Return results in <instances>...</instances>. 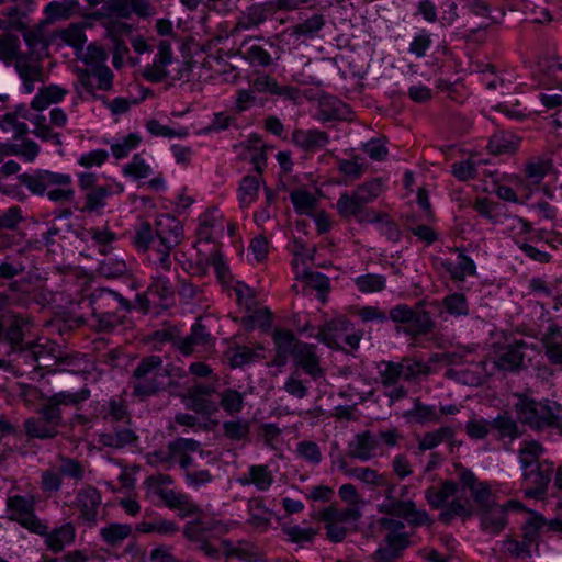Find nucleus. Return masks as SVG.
Instances as JSON below:
<instances>
[{
  "label": "nucleus",
  "mask_w": 562,
  "mask_h": 562,
  "mask_svg": "<svg viewBox=\"0 0 562 562\" xmlns=\"http://www.w3.org/2000/svg\"><path fill=\"white\" fill-rule=\"evenodd\" d=\"M91 390L85 384L78 391H60L45 398L36 408V415L23 422V432L26 441L54 440L65 427L64 411L75 408L80 411L90 398Z\"/></svg>",
  "instance_id": "nucleus-1"
},
{
  "label": "nucleus",
  "mask_w": 562,
  "mask_h": 562,
  "mask_svg": "<svg viewBox=\"0 0 562 562\" xmlns=\"http://www.w3.org/2000/svg\"><path fill=\"white\" fill-rule=\"evenodd\" d=\"M92 327L98 333H111L126 321L133 304L119 292L106 288L94 289L89 295Z\"/></svg>",
  "instance_id": "nucleus-2"
},
{
  "label": "nucleus",
  "mask_w": 562,
  "mask_h": 562,
  "mask_svg": "<svg viewBox=\"0 0 562 562\" xmlns=\"http://www.w3.org/2000/svg\"><path fill=\"white\" fill-rule=\"evenodd\" d=\"M514 405L518 420L535 431L555 430L562 436V405L548 398L536 400L517 394Z\"/></svg>",
  "instance_id": "nucleus-3"
},
{
  "label": "nucleus",
  "mask_w": 562,
  "mask_h": 562,
  "mask_svg": "<svg viewBox=\"0 0 562 562\" xmlns=\"http://www.w3.org/2000/svg\"><path fill=\"white\" fill-rule=\"evenodd\" d=\"M18 180L35 195L47 194L53 202H70L75 196L71 177L49 170H36L33 173H21Z\"/></svg>",
  "instance_id": "nucleus-4"
},
{
  "label": "nucleus",
  "mask_w": 562,
  "mask_h": 562,
  "mask_svg": "<svg viewBox=\"0 0 562 562\" xmlns=\"http://www.w3.org/2000/svg\"><path fill=\"white\" fill-rule=\"evenodd\" d=\"M168 376L169 372L162 367L159 356L144 357L133 370V396L144 400L158 394L165 389Z\"/></svg>",
  "instance_id": "nucleus-5"
},
{
  "label": "nucleus",
  "mask_w": 562,
  "mask_h": 562,
  "mask_svg": "<svg viewBox=\"0 0 562 562\" xmlns=\"http://www.w3.org/2000/svg\"><path fill=\"white\" fill-rule=\"evenodd\" d=\"M390 319L396 324L404 325L403 333L412 338L427 336L436 328L431 313L426 310L424 301L417 302L414 306L397 304L390 311Z\"/></svg>",
  "instance_id": "nucleus-6"
},
{
  "label": "nucleus",
  "mask_w": 562,
  "mask_h": 562,
  "mask_svg": "<svg viewBox=\"0 0 562 562\" xmlns=\"http://www.w3.org/2000/svg\"><path fill=\"white\" fill-rule=\"evenodd\" d=\"M27 321L19 315L2 317V341L8 342L12 351H19L25 359L36 363L35 368L48 367L47 355L40 345H24Z\"/></svg>",
  "instance_id": "nucleus-7"
},
{
  "label": "nucleus",
  "mask_w": 562,
  "mask_h": 562,
  "mask_svg": "<svg viewBox=\"0 0 562 562\" xmlns=\"http://www.w3.org/2000/svg\"><path fill=\"white\" fill-rule=\"evenodd\" d=\"M383 487L385 499L379 505V513L402 518L413 528L430 527L434 524L432 518L425 509H417L414 501L397 498L394 495L395 484L390 483L387 479L386 485Z\"/></svg>",
  "instance_id": "nucleus-8"
},
{
  "label": "nucleus",
  "mask_w": 562,
  "mask_h": 562,
  "mask_svg": "<svg viewBox=\"0 0 562 562\" xmlns=\"http://www.w3.org/2000/svg\"><path fill=\"white\" fill-rule=\"evenodd\" d=\"M7 509L10 519L20 524L29 531L43 535L46 533V524L35 515V502L33 497L23 495H13L7 499Z\"/></svg>",
  "instance_id": "nucleus-9"
},
{
  "label": "nucleus",
  "mask_w": 562,
  "mask_h": 562,
  "mask_svg": "<svg viewBox=\"0 0 562 562\" xmlns=\"http://www.w3.org/2000/svg\"><path fill=\"white\" fill-rule=\"evenodd\" d=\"M553 471V463L547 460L541 461L537 468L525 471L522 473L525 496L527 498L542 499L547 494Z\"/></svg>",
  "instance_id": "nucleus-10"
},
{
  "label": "nucleus",
  "mask_w": 562,
  "mask_h": 562,
  "mask_svg": "<svg viewBox=\"0 0 562 562\" xmlns=\"http://www.w3.org/2000/svg\"><path fill=\"white\" fill-rule=\"evenodd\" d=\"M139 436L136 432L133 422L115 423L111 425L110 430L103 431L98 435V442L102 447L111 448L114 450H123L127 448L137 447Z\"/></svg>",
  "instance_id": "nucleus-11"
},
{
  "label": "nucleus",
  "mask_w": 562,
  "mask_h": 562,
  "mask_svg": "<svg viewBox=\"0 0 562 562\" xmlns=\"http://www.w3.org/2000/svg\"><path fill=\"white\" fill-rule=\"evenodd\" d=\"M42 60V55L38 52H21L14 61V68L22 80L26 93H32L34 91V83L43 80Z\"/></svg>",
  "instance_id": "nucleus-12"
},
{
  "label": "nucleus",
  "mask_w": 562,
  "mask_h": 562,
  "mask_svg": "<svg viewBox=\"0 0 562 562\" xmlns=\"http://www.w3.org/2000/svg\"><path fill=\"white\" fill-rule=\"evenodd\" d=\"M214 393L212 385L194 384L183 395L184 405L199 415L211 416L218 411L216 402L211 398Z\"/></svg>",
  "instance_id": "nucleus-13"
},
{
  "label": "nucleus",
  "mask_w": 562,
  "mask_h": 562,
  "mask_svg": "<svg viewBox=\"0 0 562 562\" xmlns=\"http://www.w3.org/2000/svg\"><path fill=\"white\" fill-rule=\"evenodd\" d=\"M276 13L277 9L272 0L251 4L241 12L232 30V34L234 35L245 30L258 27L263 24L269 16Z\"/></svg>",
  "instance_id": "nucleus-14"
},
{
  "label": "nucleus",
  "mask_w": 562,
  "mask_h": 562,
  "mask_svg": "<svg viewBox=\"0 0 562 562\" xmlns=\"http://www.w3.org/2000/svg\"><path fill=\"white\" fill-rule=\"evenodd\" d=\"M521 505L514 501H508L505 505L492 504L477 510L483 531L491 535L501 533L507 525L508 507H520Z\"/></svg>",
  "instance_id": "nucleus-15"
},
{
  "label": "nucleus",
  "mask_w": 562,
  "mask_h": 562,
  "mask_svg": "<svg viewBox=\"0 0 562 562\" xmlns=\"http://www.w3.org/2000/svg\"><path fill=\"white\" fill-rule=\"evenodd\" d=\"M156 236L159 246H167V249H173L183 238V227L181 222L169 214H161L155 222Z\"/></svg>",
  "instance_id": "nucleus-16"
},
{
  "label": "nucleus",
  "mask_w": 562,
  "mask_h": 562,
  "mask_svg": "<svg viewBox=\"0 0 562 562\" xmlns=\"http://www.w3.org/2000/svg\"><path fill=\"white\" fill-rule=\"evenodd\" d=\"M172 49L170 42L162 40L158 44V53L153 64L147 65L143 70V77L149 82H161L170 77L166 66L172 64Z\"/></svg>",
  "instance_id": "nucleus-17"
},
{
  "label": "nucleus",
  "mask_w": 562,
  "mask_h": 562,
  "mask_svg": "<svg viewBox=\"0 0 562 562\" xmlns=\"http://www.w3.org/2000/svg\"><path fill=\"white\" fill-rule=\"evenodd\" d=\"M296 368L301 369L313 380H318L325 375L324 369L321 367V359L316 353V346L307 342H300L293 357Z\"/></svg>",
  "instance_id": "nucleus-18"
},
{
  "label": "nucleus",
  "mask_w": 562,
  "mask_h": 562,
  "mask_svg": "<svg viewBox=\"0 0 562 562\" xmlns=\"http://www.w3.org/2000/svg\"><path fill=\"white\" fill-rule=\"evenodd\" d=\"M528 344L525 340H515L503 347L495 360V366L502 371L515 372L524 367L525 351Z\"/></svg>",
  "instance_id": "nucleus-19"
},
{
  "label": "nucleus",
  "mask_w": 562,
  "mask_h": 562,
  "mask_svg": "<svg viewBox=\"0 0 562 562\" xmlns=\"http://www.w3.org/2000/svg\"><path fill=\"white\" fill-rule=\"evenodd\" d=\"M100 504L101 494L93 486L79 490L75 498V505L80 512V518L90 526L97 522Z\"/></svg>",
  "instance_id": "nucleus-20"
},
{
  "label": "nucleus",
  "mask_w": 562,
  "mask_h": 562,
  "mask_svg": "<svg viewBox=\"0 0 562 562\" xmlns=\"http://www.w3.org/2000/svg\"><path fill=\"white\" fill-rule=\"evenodd\" d=\"M378 447V438L370 430H366L355 435L348 443L347 453L350 458L368 461L375 456Z\"/></svg>",
  "instance_id": "nucleus-21"
},
{
  "label": "nucleus",
  "mask_w": 562,
  "mask_h": 562,
  "mask_svg": "<svg viewBox=\"0 0 562 562\" xmlns=\"http://www.w3.org/2000/svg\"><path fill=\"white\" fill-rule=\"evenodd\" d=\"M211 341V334L207 331L205 325L200 321L194 323L191 327V333L183 337L179 335L177 350L184 357H188L196 351L198 347H204Z\"/></svg>",
  "instance_id": "nucleus-22"
},
{
  "label": "nucleus",
  "mask_w": 562,
  "mask_h": 562,
  "mask_svg": "<svg viewBox=\"0 0 562 562\" xmlns=\"http://www.w3.org/2000/svg\"><path fill=\"white\" fill-rule=\"evenodd\" d=\"M384 542L385 547L378 548L372 554L373 562H396L411 544L404 536L394 535H386Z\"/></svg>",
  "instance_id": "nucleus-23"
},
{
  "label": "nucleus",
  "mask_w": 562,
  "mask_h": 562,
  "mask_svg": "<svg viewBox=\"0 0 562 562\" xmlns=\"http://www.w3.org/2000/svg\"><path fill=\"white\" fill-rule=\"evenodd\" d=\"M292 142L304 151H316L328 144L329 136L319 130L296 128L292 132Z\"/></svg>",
  "instance_id": "nucleus-24"
},
{
  "label": "nucleus",
  "mask_w": 562,
  "mask_h": 562,
  "mask_svg": "<svg viewBox=\"0 0 562 562\" xmlns=\"http://www.w3.org/2000/svg\"><path fill=\"white\" fill-rule=\"evenodd\" d=\"M352 327V323L346 317H336L325 323L316 335V338L330 348H339L338 339Z\"/></svg>",
  "instance_id": "nucleus-25"
},
{
  "label": "nucleus",
  "mask_w": 562,
  "mask_h": 562,
  "mask_svg": "<svg viewBox=\"0 0 562 562\" xmlns=\"http://www.w3.org/2000/svg\"><path fill=\"white\" fill-rule=\"evenodd\" d=\"M272 339L277 350L274 363L282 366L286 362L290 355L295 356L297 345L301 342L295 339L292 331L289 329L276 328L272 333Z\"/></svg>",
  "instance_id": "nucleus-26"
},
{
  "label": "nucleus",
  "mask_w": 562,
  "mask_h": 562,
  "mask_svg": "<svg viewBox=\"0 0 562 562\" xmlns=\"http://www.w3.org/2000/svg\"><path fill=\"white\" fill-rule=\"evenodd\" d=\"M490 425L492 430L497 432V440L509 439V441H514L524 435L518 420L508 411L498 414Z\"/></svg>",
  "instance_id": "nucleus-27"
},
{
  "label": "nucleus",
  "mask_w": 562,
  "mask_h": 562,
  "mask_svg": "<svg viewBox=\"0 0 562 562\" xmlns=\"http://www.w3.org/2000/svg\"><path fill=\"white\" fill-rule=\"evenodd\" d=\"M42 536L45 537L47 548L54 553H59L64 550L66 544H70L75 541L76 529L71 522H66L48 532V527L46 526V533Z\"/></svg>",
  "instance_id": "nucleus-28"
},
{
  "label": "nucleus",
  "mask_w": 562,
  "mask_h": 562,
  "mask_svg": "<svg viewBox=\"0 0 562 562\" xmlns=\"http://www.w3.org/2000/svg\"><path fill=\"white\" fill-rule=\"evenodd\" d=\"M249 518L247 522L256 530L266 531L271 524V512L265 506L262 497L248 501Z\"/></svg>",
  "instance_id": "nucleus-29"
},
{
  "label": "nucleus",
  "mask_w": 562,
  "mask_h": 562,
  "mask_svg": "<svg viewBox=\"0 0 562 562\" xmlns=\"http://www.w3.org/2000/svg\"><path fill=\"white\" fill-rule=\"evenodd\" d=\"M223 546L226 549L224 552L226 558H237L246 562H260L263 560L262 552L254 543L238 542L234 547L229 540H223Z\"/></svg>",
  "instance_id": "nucleus-30"
},
{
  "label": "nucleus",
  "mask_w": 562,
  "mask_h": 562,
  "mask_svg": "<svg viewBox=\"0 0 562 562\" xmlns=\"http://www.w3.org/2000/svg\"><path fill=\"white\" fill-rule=\"evenodd\" d=\"M458 491V485L451 480L443 481L440 487L429 486L425 491V498L429 506L439 509L445 506L448 498L453 496Z\"/></svg>",
  "instance_id": "nucleus-31"
},
{
  "label": "nucleus",
  "mask_w": 562,
  "mask_h": 562,
  "mask_svg": "<svg viewBox=\"0 0 562 562\" xmlns=\"http://www.w3.org/2000/svg\"><path fill=\"white\" fill-rule=\"evenodd\" d=\"M339 468L345 474L356 477L372 488L386 485V475L379 473L376 470L369 467L347 469L346 462L342 461L340 462Z\"/></svg>",
  "instance_id": "nucleus-32"
},
{
  "label": "nucleus",
  "mask_w": 562,
  "mask_h": 562,
  "mask_svg": "<svg viewBox=\"0 0 562 562\" xmlns=\"http://www.w3.org/2000/svg\"><path fill=\"white\" fill-rule=\"evenodd\" d=\"M458 251L457 262L445 261L442 266L452 280L463 281L467 276H474L476 273V266L469 256L460 250Z\"/></svg>",
  "instance_id": "nucleus-33"
},
{
  "label": "nucleus",
  "mask_w": 562,
  "mask_h": 562,
  "mask_svg": "<svg viewBox=\"0 0 562 562\" xmlns=\"http://www.w3.org/2000/svg\"><path fill=\"white\" fill-rule=\"evenodd\" d=\"M243 485L254 484L258 491L265 492L273 484V475L268 465H251L248 473L239 480Z\"/></svg>",
  "instance_id": "nucleus-34"
},
{
  "label": "nucleus",
  "mask_w": 562,
  "mask_h": 562,
  "mask_svg": "<svg viewBox=\"0 0 562 562\" xmlns=\"http://www.w3.org/2000/svg\"><path fill=\"white\" fill-rule=\"evenodd\" d=\"M520 138L508 132L495 133L488 142L487 148L493 155L514 154L519 145Z\"/></svg>",
  "instance_id": "nucleus-35"
},
{
  "label": "nucleus",
  "mask_w": 562,
  "mask_h": 562,
  "mask_svg": "<svg viewBox=\"0 0 562 562\" xmlns=\"http://www.w3.org/2000/svg\"><path fill=\"white\" fill-rule=\"evenodd\" d=\"M249 40H245L241 44V56L254 67L267 68L273 64L271 54L261 45H248Z\"/></svg>",
  "instance_id": "nucleus-36"
},
{
  "label": "nucleus",
  "mask_w": 562,
  "mask_h": 562,
  "mask_svg": "<svg viewBox=\"0 0 562 562\" xmlns=\"http://www.w3.org/2000/svg\"><path fill=\"white\" fill-rule=\"evenodd\" d=\"M103 419L110 425L115 423H127L132 420L131 413L126 405V401L120 396L112 397L104 406Z\"/></svg>",
  "instance_id": "nucleus-37"
},
{
  "label": "nucleus",
  "mask_w": 562,
  "mask_h": 562,
  "mask_svg": "<svg viewBox=\"0 0 562 562\" xmlns=\"http://www.w3.org/2000/svg\"><path fill=\"white\" fill-rule=\"evenodd\" d=\"M132 532L133 529L131 525L112 522L100 529V537L109 547L117 548Z\"/></svg>",
  "instance_id": "nucleus-38"
},
{
  "label": "nucleus",
  "mask_w": 562,
  "mask_h": 562,
  "mask_svg": "<svg viewBox=\"0 0 562 562\" xmlns=\"http://www.w3.org/2000/svg\"><path fill=\"white\" fill-rule=\"evenodd\" d=\"M111 195L112 189L110 186H99L86 193V202L80 211L83 213H99L106 205V199Z\"/></svg>",
  "instance_id": "nucleus-39"
},
{
  "label": "nucleus",
  "mask_w": 562,
  "mask_h": 562,
  "mask_svg": "<svg viewBox=\"0 0 562 562\" xmlns=\"http://www.w3.org/2000/svg\"><path fill=\"white\" fill-rule=\"evenodd\" d=\"M456 436V429L451 426H443L434 431L424 434L418 442L420 451L432 450L445 441H450Z\"/></svg>",
  "instance_id": "nucleus-40"
},
{
  "label": "nucleus",
  "mask_w": 562,
  "mask_h": 562,
  "mask_svg": "<svg viewBox=\"0 0 562 562\" xmlns=\"http://www.w3.org/2000/svg\"><path fill=\"white\" fill-rule=\"evenodd\" d=\"M135 530L140 533H158L161 536H172L179 531L178 525L161 517L154 518L151 521H142L136 525Z\"/></svg>",
  "instance_id": "nucleus-41"
},
{
  "label": "nucleus",
  "mask_w": 562,
  "mask_h": 562,
  "mask_svg": "<svg viewBox=\"0 0 562 562\" xmlns=\"http://www.w3.org/2000/svg\"><path fill=\"white\" fill-rule=\"evenodd\" d=\"M133 244L139 251H147L158 246L156 229L148 222H142L133 236Z\"/></svg>",
  "instance_id": "nucleus-42"
},
{
  "label": "nucleus",
  "mask_w": 562,
  "mask_h": 562,
  "mask_svg": "<svg viewBox=\"0 0 562 562\" xmlns=\"http://www.w3.org/2000/svg\"><path fill=\"white\" fill-rule=\"evenodd\" d=\"M361 517V513L356 507L338 509L335 506H328L321 513L322 521H333L339 525L357 521Z\"/></svg>",
  "instance_id": "nucleus-43"
},
{
  "label": "nucleus",
  "mask_w": 562,
  "mask_h": 562,
  "mask_svg": "<svg viewBox=\"0 0 562 562\" xmlns=\"http://www.w3.org/2000/svg\"><path fill=\"white\" fill-rule=\"evenodd\" d=\"M348 111V105L335 98L328 97L319 102V114L324 122L342 120Z\"/></svg>",
  "instance_id": "nucleus-44"
},
{
  "label": "nucleus",
  "mask_w": 562,
  "mask_h": 562,
  "mask_svg": "<svg viewBox=\"0 0 562 562\" xmlns=\"http://www.w3.org/2000/svg\"><path fill=\"white\" fill-rule=\"evenodd\" d=\"M406 417L413 418L418 424L441 423V414L435 406L423 404L419 398L415 400L414 408L405 414Z\"/></svg>",
  "instance_id": "nucleus-45"
},
{
  "label": "nucleus",
  "mask_w": 562,
  "mask_h": 562,
  "mask_svg": "<svg viewBox=\"0 0 562 562\" xmlns=\"http://www.w3.org/2000/svg\"><path fill=\"white\" fill-rule=\"evenodd\" d=\"M260 181L257 176H245L238 189V200L241 207L249 206L258 196Z\"/></svg>",
  "instance_id": "nucleus-46"
},
{
  "label": "nucleus",
  "mask_w": 562,
  "mask_h": 562,
  "mask_svg": "<svg viewBox=\"0 0 562 562\" xmlns=\"http://www.w3.org/2000/svg\"><path fill=\"white\" fill-rule=\"evenodd\" d=\"M21 54L20 40L14 34L0 35V60L5 65H11Z\"/></svg>",
  "instance_id": "nucleus-47"
},
{
  "label": "nucleus",
  "mask_w": 562,
  "mask_h": 562,
  "mask_svg": "<svg viewBox=\"0 0 562 562\" xmlns=\"http://www.w3.org/2000/svg\"><path fill=\"white\" fill-rule=\"evenodd\" d=\"M59 38L67 45L72 46L77 50H82L87 36L85 27L81 23H71L68 27L59 32Z\"/></svg>",
  "instance_id": "nucleus-48"
},
{
  "label": "nucleus",
  "mask_w": 562,
  "mask_h": 562,
  "mask_svg": "<svg viewBox=\"0 0 562 562\" xmlns=\"http://www.w3.org/2000/svg\"><path fill=\"white\" fill-rule=\"evenodd\" d=\"M147 293L156 296L159 302H167L173 299L175 288L168 278L156 276L153 277L151 283L147 286Z\"/></svg>",
  "instance_id": "nucleus-49"
},
{
  "label": "nucleus",
  "mask_w": 562,
  "mask_h": 562,
  "mask_svg": "<svg viewBox=\"0 0 562 562\" xmlns=\"http://www.w3.org/2000/svg\"><path fill=\"white\" fill-rule=\"evenodd\" d=\"M355 284L361 293L381 292L386 288V278L382 274L367 273L357 277Z\"/></svg>",
  "instance_id": "nucleus-50"
},
{
  "label": "nucleus",
  "mask_w": 562,
  "mask_h": 562,
  "mask_svg": "<svg viewBox=\"0 0 562 562\" xmlns=\"http://www.w3.org/2000/svg\"><path fill=\"white\" fill-rule=\"evenodd\" d=\"M244 395L234 389H225L220 393V405L228 415H235L244 408Z\"/></svg>",
  "instance_id": "nucleus-51"
},
{
  "label": "nucleus",
  "mask_w": 562,
  "mask_h": 562,
  "mask_svg": "<svg viewBox=\"0 0 562 562\" xmlns=\"http://www.w3.org/2000/svg\"><path fill=\"white\" fill-rule=\"evenodd\" d=\"M363 207L364 206L360 203L358 198H356L352 192L341 193L336 203L337 212L342 217H357L362 213Z\"/></svg>",
  "instance_id": "nucleus-52"
},
{
  "label": "nucleus",
  "mask_w": 562,
  "mask_h": 562,
  "mask_svg": "<svg viewBox=\"0 0 562 562\" xmlns=\"http://www.w3.org/2000/svg\"><path fill=\"white\" fill-rule=\"evenodd\" d=\"M325 25L323 14H314L305 21L292 26V35L314 37Z\"/></svg>",
  "instance_id": "nucleus-53"
},
{
  "label": "nucleus",
  "mask_w": 562,
  "mask_h": 562,
  "mask_svg": "<svg viewBox=\"0 0 562 562\" xmlns=\"http://www.w3.org/2000/svg\"><path fill=\"white\" fill-rule=\"evenodd\" d=\"M546 526V519L542 515L532 514L521 527L522 540L530 547L538 544L540 530Z\"/></svg>",
  "instance_id": "nucleus-54"
},
{
  "label": "nucleus",
  "mask_w": 562,
  "mask_h": 562,
  "mask_svg": "<svg viewBox=\"0 0 562 562\" xmlns=\"http://www.w3.org/2000/svg\"><path fill=\"white\" fill-rule=\"evenodd\" d=\"M78 7V0H64L49 2L44 12L50 20L68 19Z\"/></svg>",
  "instance_id": "nucleus-55"
},
{
  "label": "nucleus",
  "mask_w": 562,
  "mask_h": 562,
  "mask_svg": "<svg viewBox=\"0 0 562 562\" xmlns=\"http://www.w3.org/2000/svg\"><path fill=\"white\" fill-rule=\"evenodd\" d=\"M442 306L446 312L452 316H467L469 315V304L467 296L463 293H452L442 300Z\"/></svg>",
  "instance_id": "nucleus-56"
},
{
  "label": "nucleus",
  "mask_w": 562,
  "mask_h": 562,
  "mask_svg": "<svg viewBox=\"0 0 562 562\" xmlns=\"http://www.w3.org/2000/svg\"><path fill=\"white\" fill-rule=\"evenodd\" d=\"M223 435L232 441L246 440L249 436L250 427L246 420H227L222 425Z\"/></svg>",
  "instance_id": "nucleus-57"
},
{
  "label": "nucleus",
  "mask_w": 562,
  "mask_h": 562,
  "mask_svg": "<svg viewBox=\"0 0 562 562\" xmlns=\"http://www.w3.org/2000/svg\"><path fill=\"white\" fill-rule=\"evenodd\" d=\"M278 81L274 77L262 71H254L249 79L250 88L258 93L274 94Z\"/></svg>",
  "instance_id": "nucleus-58"
},
{
  "label": "nucleus",
  "mask_w": 562,
  "mask_h": 562,
  "mask_svg": "<svg viewBox=\"0 0 562 562\" xmlns=\"http://www.w3.org/2000/svg\"><path fill=\"white\" fill-rule=\"evenodd\" d=\"M503 549L513 559L527 560L531 558V547L524 540L518 541L517 539L507 536L502 541Z\"/></svg>",
  "instance_id": "nucleus-59"
},
{
  "label": "nucleus",
  "mask_w": 562,
  "mask_h": 562,
  "mask_svg": "<svg viewBox=\"0 0 562 562\" xmlns=\"http://www.w3.org/2000/svg\"><path fill=\"white\" fill-rule=\"evenodd\" d=\"M398 363L401 376L404 381H413L419 375H427L430 371L429 366L418 360L404 359Z\"/></svg>",
  "instance_id": "nucleus-60"
},
{
  "label": "nucleus",
  "mask_w": 562,
  "mask_h": 562,
  "mask_svg": "<svg viewBox=\"0 0 562 562\" xmlns=\"http://www.w3.org/2000/svg\"><path fill=\"white\" fill-rule=\"evenodd\" d=\"M473 512L471 507L461 503L460 501H452L448 507H446L439 514V520L446 525L450 524L456 517H462L463 520L470 518Z\"/></svg>",
  "instance_id": "nucleus-61"
},
{
  "label": "nucleus",
  "mask_w": 562,
  "mask_h": 562,
  "mask_svg": "<svg viewBox=\"0 0 562 562\" xmlns=\"http://www.w3.org/2000/svg\"><path fill=\"white\" fill-rule=\"evenodd\" d=\"M291 202L300 214L308 213L316 205L315 196L307 190L297 189L290 193Z\"/></svg>",
  "instance_id": "nucleus-62"
},
{
  "label": "nucleus",
  "mask_w": 562,
  "mask_h": 562,
  "mask_svg": "<svg viewBox=\"0 0 562 562\" xmlns=\"http://www.w3.org/2000/svg\"><path fill=\"white\" fill-rule=\"evenodd\" d=\"M337 169L341 172L347 180L356 181L359 180L366 166L358 161V157L355 156L353 159H337Z\"/></svg>",
  "instance_id": "nucleus-63"
},
{
  "label": "nucleus",
  "mask_w": 562,
  "mask_h": 562,
  "mask_svg": "<svg viewBox=\"0 0 562 562\" xmlns=\"http://www.w3.org/2000/svg\"><path fill=\"white\" fill-rule=\"evenodd\" d=\"M379 373L381 376V384L384 387L393 386L402 380L398 362L382 361L379 366Z\"/></svg>",
  "instance_id": "nucleus-64"
}]
</instances>
